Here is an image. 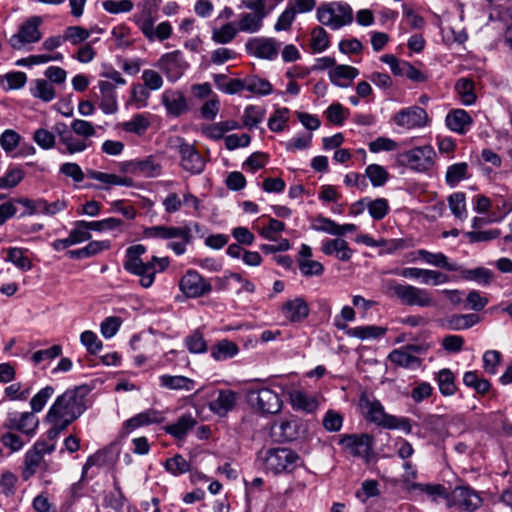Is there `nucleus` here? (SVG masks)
Here are the masks:
<instances>
[{"mask_svg": "<svg viewBox=\"0 0 512 512\" xmlns=\"http://www.w3.org/2000/svg\"><path fill=\"white\" fill-rule=\"evenodd\" d=\"M146 252V247L142 244L132 245L125 252L123 262L124 269L140 277V285L143 288L152 286L157 272L164 271L169 266L168 257L153 256L150 261L143 262L141 256Z\"/></svg>", "mask_w": 512, "mask_h": 512, "instance_id": "1", "label": "nucleus"}, {"mask_svg": "<svg viewBox=\"0 0 512 512\" xmlns=\"http://www.w3.org/2000/svg\"><path fill=\"white\" fill-rule=\"evenodd\" d=\"M282 2L283 0H241L243 7L251 12L239 15L236 25L238 31L248 34L259 32L264 25V19Z\"/></svg>", "mask_w": 512, "mask_h": 512, "instance_id": "2", "label": "nucleus"}, {"mask_svg": "<svg viewBox=\"0 0 512 512\" xmlns=\"http://www.w3.org/2000/svg\"><path fill=\"white\" fill-rule=\"evenodd\" d=\"M386 294L396 297L403 305L429 308L435 306V300L428 289L410 284H401L388 279L382 282Z\"/></svg>", "mask_w": 512, "mask_h": 512, "instance_id": "3", "label": "nucleus"}, {"mask_svg": "<svg viewBox=\"0 0 512 512\" xmlns=\"http://www.w3.org/2000/svg\"><path fill=\"white\" fill-rule=\"evenodd\" d=\"M86 410L85 399L79 394V389L67 390L58 396L49 408L47 414L49 419H59L69 425L78 419Z\"/></svg>", "mask_w": 512, "mask_h": 512, "instance_id": "4", "label": "nucleus"}, {"mask_svg": "<svg viewBox=\"0 0 512 512\" xmlns=\"http://www.w3.org/2000/svg\"><path fill=\"white\" fill-rule=\"evenodd\" d=\"M258 459L266 472L274 475L290 473L302 464L300 456L290 448L276 447L260 451Z\"/></svg>", "mask_w": 512, "mask_h": 512, "instance_id": "5", "label": "nucleus"}, {"mask_svg": "<svg viewBox=\"0 0 512 512\" xmlns=\"http://www.w3.org/2000/svg\"><path fill=\"white\" fill-rule=\"evenodd\" d=\"M143 235L150 239L170 240L168 248L173 250L177 255H182L186 251V246L192 241L191 227L185 226H165L157 225L147 227L143 231Z\"/></svg>", "mask_w": 512, "mask_h": 512, "instance_id": "6", "label": "nucleus"}, {"mask_svg": "<svg viewBox=\"0 0 512 512\" xmlns=\"http://www.w3.org/2000/svg\"><path fill=\"white\" fill-rule=\"evenodd\" d=\"M317 19L321 24L337 30L353 21L352 8L341 2L323 4L317 9Z\"/></svg>", "mask_w": 512, "mask_h": 512, "instance_id": "7", "label": "nucleus"}, {"mask_svg": "<svg viewBox=\"0 0 512 512\" xmlns=\"http://www.w3.org/2000/svg\"><path fill=\"white\" fill-rule=\"evenodd\" d=\"M435 156L432 146L424 145L399 153L397 162L416 172H426L433 167Z\"/></svg>", "mask_w": 512, "mask_h": 512, "instance_id": "8", "label": "nucleus"}, {"mask_svg": "<svg viewBox=\"0 0 512 512\" xmlns=\"http://www.w3.org/2000/svg\"><path fill=\"white\" fill-rule=\"evenodd\" d=\"M43 20L40 16L26 19L19 27L18 32L9 38L10 46L15 50L23 49L27 44H34L41 40L42 33L39 27Z\"/></svg>", "mask_w": 512, "mask_h": 512, "instance_id": "9", "label": "nucleus"}, {"mask_svg": "<svg viewBox=\"0 0 512 512\" xmlns=\"http://www.w3.org/2000/svg\"><path fill=\"white\" fill-rule=\"evenodd\" d=\"M338 444L351 456L369 461L373 451L374 438L366 433L343 434L340 436Z\"/></svg>", "mask_w": 512, "mask_h": 512, "instance_id": "10", "label": "nucleus"}, {"mask_svg": "<svg viewBox=\"0 0 512 512\" xmlns=\"http://www.w3.org/2000/svg\"><path fill=\"white\" fill-rule=\"evenodd\" d=\"M54 133L58 136L59 144L64 147L61 150L64 154L82 153L93 145L92 141L84 140L63 122L54 125Z\"/></svg>", "mask_w": 512, "mask_h": 512, "instance_id": "11", "label": "nucleus"}, {"mask_svg": "<svg viewBox=\"0 0 512 512\" xmlns=\"http://www.w3.org/2000/svg\"><path fill=\"white\" fill-rule=\"evenodd\" d=\"M180 290L189 298H199L212 291L210 281L195 270H188L180 279Z\"/></svg>", "mask_w": 512, "mask_h": 512, "instance_id": "12", "label": "nucleus"}, {"mask_svg": "<svg viewBox=\"0 0 512 512\" xmlns=\"http://www.w3.org/2000/svg\"><path fill=\"white\" fill-rule=\"evenodd\" d=\"M248 398L250 403L263 414H276L282 408V400L278 393L270 388L251 390Z\"/></svg>", "mask_w": 512, "mask_h": 512, "instance_id": "13", "label": "nucleus"}, {"mask_svg": "<svg viewBox=\"0 0 512 512\" xmlns=\"http://www.w3.org/2000/svg\"><path fill=\"white\" fill-rule=\"evenodd\" d=\"M38 425L39 420L35 413L32 411L22 413H9L4 423V427L8 430H16L21 432L24 436L27 437V441L35 436Z\"/></svg>", "mask_w": 512, "mask_h": 512, "instance_id": "14", "label": "nucleus"}, {"mask_svg": "<svg viewBox=\"0 0 512 512\" xmlns=\"http://www.w3.org/2000/svg\"><path fill=\"white\" fill-rule=\"evenodd\" d=\"M157 67L166 75L169 81L175 82L184 74L188 64L180 51H173L162 55L157 62Z\"/></svg>", "mask_w": 512, "mask_h": 512, "instance_id": "15", "label": "nucleus"}, {"mask_svg": "<svg viewBox=\"0 0 512 512\" xmlns=\"http://www.w3.org/2000/svg\"><path fill=\"white\" fill-rule=\"evenodd\" d=\"M178 152L181 157L180 166L191 175L201 174L206 166L205 160L195 147L183 139H179Z\"/></svg>", "mask_w": 512, "mask_h": 512, "instance_id": "16", "label": "nucleus"}, {"mask_svg": "<svg viewBox=\"0 0 512 512\" xmlns=\"http://www.w3.org/2000/svg\"><path fill=\"white\" fill-rule=\"evenodd\" d=\"M279 48L280 43L274 38H250L245 43V50L249 55L267 60L275 59Z\"/></svg>", "mask_w": 512, "mask_h": 512, "instance_id": "17", "label": "nucleus"}, {"mask_svg": "<svg viewBox=\"0 0 512 512\" xmlns=\"http://www.w3.org/2000/svg\"><path fill=\"white\" fill-rule=\"evenodd\" d=\"M392 120L397 126L405 129L422 128L428 122V114L423 108L414 105L401 109Z\"/></svg>", "mask_w": 512, "mask_h": 512, "instance_id": "18", "label": "nucleus"}, {"mask_svg": "<svg viewBox=\"0 0 512 512\" xmlns=\"http://www.w3.org/2000/svg\"><path fill=\"white\" fill-rule=\"evenodd\" d=\"M451 500L454 505L468 512L476 511L482 504L480 495L469 486L455 487L451 494Z\"/></svg>", "mask_w": 512, "mask_h": 512, "instance_id": "19", "label": "nucleus"}, {"mask_svg": "<svg viewBox=\"0 0 512 512\" xmlns=\"http://www.w3.org/2000/svg\"><path fill=\"white\" fill-rule=\"evenodd\" d=\"M165 420V415L162 411L155 409H147L137 415L131 417L123 423V434L127 435L131 431L151 424H159Z\"/></svg>", "mask_w": 512, "mask_h": 512, "instance_id": "20", "label": "nucleus"}, {"mask_svg": "<svg viewBox=\"0 0 512 512\" xmlns=\"http://www.w3.org/2000/svg\"><path fill=\"white\" fill-rule=\"evenodd\" d=\"M161 100L167 114L173 117H178L189 109L185 95L179 90H165Z\"/></svg>", "mask_w": 512, "mask_h": 512, "instance_id": "21", "label": "nucleus"}, {"mask_svg": "<svg viewBox=\"0 0 512 512\" xmlns=\"http://www.w3.org/2000/svg\"><path fill=\"white\" fill-rule=\"evenodd\" d=\"M281 312L290 322L300 323L308 317L310 309L303 297H296L286 301L282 305Z\"/></svg>", "mask_w": 512, "mask_h": 512, "instance_id": "22", "label": "nucleus"}, {"mask_svg": "<svg viewBox=\"0 0 512 512\" xmlns=\"http://www.w3.org/2000/svg\"><path fill=\"white\" fill-rule=\"evenodd\" d=\"M358 75L356 67L345 64H339L328 71L330 82L340 88L350 87Z\"/></svg>", "mask_w": 512, "mask_h": 512, "instance_id": "23", "label": "nucleus"}, {"mask_svg": "<svg viewBox=\"0 0 512 512\" xmlns=\"http://www.w3.org/2000/svg\"><path fill=\"white\" fill-rule=\"evenodd\" d=\"M299 428L298 421L290 417L273 424L271 433L279 441H293L299 436Z\"/></svg>", "mask_w": 512, "mask_h": 512, "instance_id": "24", "label": "nucleus"}, {"mask_svg": "<svg viewBox=\"0 0 512 512\" xmlns=\"http://www.w3.org/2000/svg\"><path fill=\"white\" fill-rule=\"evenodd\" d=\"M237 402V393L232 390H220L216 399L209 403V409L216 415L224 417L233 410Z\"/></svg>", "mask_w": 512, "mask_h": 512, "instance_id": "25", "label": "nucleus"}, {"mask_svg": "<svg viewBox=\"0 0 512 512\" xmlns=\"http://www.w3.org/2000/svg\"><path fill=\"white\" fill-rule=\"evenodd\" d=\"M100 89V108L105 114H113L118 110L115 85L111 81L100 80L98 82Z\"/></svg>", "mask_w": 512, "mask_h": 512, "instance_id": "26", "label": "nucleus"}, {"mask_svg": "<svg viewBox=\"0 0 512 512\" xmlns=\"http://www.w3.org/2000/svg\"><path fill=\"white\" fill-rule=\"evenodd\" d=\"M321 251L325 255H335L341 261H348L353 255L347 241L339 237L323 241Z\"/></svg>", "mask_w": 512, "mask_h": 512, "instance_id": "27", "label": "nucleus"}, {"mask_svg": "<svg viewBox=\"0 0 512 512\" xmlns=\"http://www.w3.org/2000/svg\"><path fill=\"white\" fill-rule=\"evenodd\" d=\"M290 403L295 410H300L306 413H313L318 408L317 398L302 390H293L289 394Z\"/></svg>", "mask_w": 512, "mask_h": 512, "instance_id": "28", "label": "nucleus"}, {"mask_svg": "<svg viewBox=\"0 0 512 512\" xmlns=\"http://www.w3.org/2000/svg\"><path fill=\"white\" fill-rule=\"evenodd\" d=\"M197 424L196 419L190 415H182L175 423L167 425L164 430L177 440H183L189 431Z\"/></svg>", "mask_w": 512, "mask_h": 512, "instance_id": "29", "label": "nucleus"}, {"mask_svg": "<svg viewBox=\"0 0 512 512\" xmlns=\"http://www.w3.org/2000/svg\"><path fill=\"white\" fill-rule=\"evenodd\" d=\"M411 350L416 351V348L408 346L406 349H395L389 354L388 358L392 363L400 367L416 368L420 366V359L411 353Z\"/></svg>", "mask_w": 512, "mask_h": 512, "instance_id": "30", "label": "nucleus"}, {"mask_svg": "<svg viewBox=\"0 0 512 512\" xmlns=\"http://www.w3.org/2000/svg\"><path fill=\"white\" fill-rule=\"evenodd\" d=\"M448 128L459 134H464L472 125V118L463 109H456L446 116Z\"/></svg>", "mask_w": 512, "mask_h": 512, "instance_id": "31", "label": "nucleus"}, {"mask_svg": "<svg viewBox=\"0 0 512 512\" xmlns=\"http://www.w3.org/2000/svg\"><path fill=\"white\" fill-rule=\"evenodd\" d=\"M417 254L423 261L432 266L442 268L447 271H454L459 269V265L457 263L450 262L448 257L441 252L432 253L425 249H420L417 251Z\"/></svg>", "mask_w": 512, "mask_h": 512, "instance_id": "32", "label": "nucleus"}, {"mask_svg": "<svg viewBox=\"0 0 512 512\" xmlns=\"http://www.w3.org/2000/svg\"><path fill=\"white\" fill-rule=\"evenodd\" d=\"M159 385L169 390L191 391L195 382L185 376L164 374L159 377Z\"/></svg>", "mask_w": 512, "mask_h": 512, "instance_id": "33", "label": "nucleus"}, {"mask_svg": "<svg viewBox=\"0 0 512 512\" xmlns=\"http://www.w3.org/2000/svg\"><path fill=\"white\" fill-rule=\"evenodd\" d=\"M456 271L459 272L461 279L466 281H474L481 285H488L493 278V272L484 267L466 269L459 265V269Z\"/></svg>", "mask_w": 512, "mask_h": 512, "instance_id": "34", "label": "nucleus"}, {"mask_svg": "<svg viewBox=\"0 0 512 512\" xmlns=\"http://www.w3.org/2000/svg\"><path fill=\"white\" fill-rule=\"evenodd\" d=\"M387 329L381 326L368 325L348 328L346 335L360 340L377 339L385 335Z\"/></svg>", "mask_w": 512, "mask_h": 512, "instance_id": "35", "label": "nucleus"}, {"mask_svg": "<svg viewBox=\"0 0 512 512\" xmlns=\"http://www.w3.org/2000/svg\"><path fill=\"white\" fill-rule=\"evenodd\" d=\"M481 321L475 313L454 314L447 318V326L450 330L459 331L473 327Z\"/></svg>", "mask_w": 512, "mask_h": 512, "instance_id": "36", "label": "nucleus"}, {"mask_svg": "<svg viewBox=\"0 0 512 512\" xmlns=\"http://www.w3.org/2000/svg\"><path fill=\"white\" fill-rule=\"evenodd\" d=\"M239 33L235 23L227 22L220 27H215L211 32V39L216 44H228L232 42Z\"/></svg>", "mask_w": 512, "mask_h": 512, "instance_id": "37", "label": "nucleus"}, {"mask_svg": "<svg viewBox=\"0 0 512 512\" xmlns=\"http://www.w3.org/2000/svg\"><path fill=\"white\" fill-rule=\"evenodd\" d=\"M468 164L466 162L452 164L447 168L445 181L451 188L456 187L460 181L469 178Z\"/></svg>", "mask_w": 512, "mask_h": 512, "instance_id": "38", "label": "nucleus"}, {"mask_svg": "<svg viewBox=\"0 0 512 512\" xmlns=\"http://www.w3.org/2000/svg\"><path fill=\"white\" fill-rule=\"evenodd\" d=\"M137 176L147 178L157 177L161 174L162 166L153 156H148L142 160H136Z\"/></svg>", "mask_w": 512, "mask_h": 512, "instance_id": "39", "label": "nucleus"}, {"mask_svg": "<svg viewBox=\"0 0 512 512\" xmlns=\"http://www.w3.org/2000/svg\"><path fill=\"white\" fill-rule=\"evenodd\" d=\"M33 97L39 98L44 102H50L55 98V89L48 80L36 79L33 81V86L30 88Z\"/></svg>", "mask_w": 512, "mask_h": 512, "instance_id": "40", "label": "nucleus"}, {"mask_svg": "<svg viewBox=\"0 0 512 512\" xmlns=\"http://www.w3.org/2000/svg\"><path fill=\"white\" fill-rule=\"evenodd\" d=\"M366 407L368 419L376 425L386 428V423L389 422L388 418H391L392 415L384 411L382 404L377 400L368 401Z\"/></svg>", "mask_w": 512, "mask_h": 512, "instance_id": "41", "label": "nucleus"}, {"mask_svg": "<svg viewBox=\"0 0 512 512\" xmlns=\"http://www.w3.org/2000/svg\"><path fill=\"white\" fill-rule=\"evenodd\" d=\"M448 205L452 214L459 219L464 221L468 217V211L466 207V195L463 192H455L448 197Z\"/></svg>", "mask_w": 512, "mask_h": 512, "instance_id": "42", "label": "nucleus"}, {"mask_svg": "<svg viewBox=\"0 0 512 512\" xmlns=\"http://www.w3.org/2000/svg\"><path fill=\"white\" fill-rule=\"evenodd\" d=\"M246 90L258 96L269 95L272 92V85L266 79L256 75L245 77Z\"/></svg>", "mask_w": 512, "mask_h": 512, "instance_id": "43", "label": "nucleus"}, {"mask_svg": "<svg viewBox=\"0 0 512 512\" xmlns=\"http://www.w3.org/2000/svg\"><path fill=\"white\" fill-rule=\"evenodd\" d=\"M150 121L144 114H135L129 121L122 123V129L128 133L143 135L150 127Z\"/></svg>", "mask_w": 512, "mask_h": 512, "instance_id": "44", "label": "nucleus"}, {"mask_svg": "<svg viewBox=\"0 0 512 512\" xmlns=\"http://www.w3.org/2000/svg\"><path fill=\"white\" fill-rule=\"evenodd\" d=\"M367 176L373 187L384 186L389 179L388 171L379 164H370L365 169Z\"/></svg>", "mask_w": 512, "mask_h": 512, "instance_id": "45", "label": "nucleus"}, {"mask_svg": "<svg viewBox=\"0 0 512 512\" xmlns=\"http://www.w3.org/2000/svg\"><path fill=\"white\" fill-rule=\"evenodd\" d=\"M455 89L464 105H471L475 102L474 83L471 79L460 78L455 84Z\"/></svg>", "mask_w": 512, "mask_h": 512, "instance_id": "46", "label": "nucleus"}, {"mask_svg": "<svg viewBox=\"0 0 512 512\" xmlns=\"http://www.w3.org/2000/svg\"><path fill=\"white\" fill-rule=\"evenodd\" d=\"M404 473L401 475L400 482L403 486L409 490L423 489V484L416 483L415 479L418 476V472L416 467L411 463V461H405L403 463Z\"/></svg>", "mask_w": 512, "mask_h": 512, "instance_id": "47", "label": "nucleus"}, {"mask_svg": "<svg viewBox=\"0 0 512 512\" xmlns=\"http://www.w3.org/2000/svg\"><path fill=\"white\" fill-rule=\"evenodd\" d=\"M42 460L43 456H41L39 452H36L32 449L26 452L24 459V468L22 471L23 480H28L36 473Z\"/></svg>", "mask_w": 512, "mask_h": 512, "instance_id": "48", "label": "nucleus"}, {"mask_svg": "<svg viewBox=\"0 0 512 512\" xmlns=\"http://www.w3.org/2000/svg\"><path fill=\"white\" fill-rule=\"evenodd\" d=\"M25 177V171L18 167H10L4 176L0 177V189H11L16 187Z\"/></svg>", "mask_w": 512, "mask_h": 512, "instance_id": "49", "label": "nucleus"}, {"mask_svg": "<svg viewBox=\"0 0 512 512\" xmlns=\"http://www.w3.org/2000/svg\"><path fill=\"white\" fill-rule=\"evenodd\" d=\"M463 383L479 394H485L491 388L490 382L485 378H480L474 371H468L464 374Z\"/></svg>", "mask_w": 512, "mask_h": 512, "instance_id": "50", "label": "nucleus"}, {"mask_svg": "<svg viewBox=\"0 0 512 512\" xmlns=\"http://www.w3.org/2000/svg\"><path fill=\"white\" fill-rule=\"evenodd\" d=\"M437 383L440 392L445 396H451L455 393L456 385L454 374L449 369H442L437 375Z\"/></svg>", "mask_w": 512, "mask_h": 512, "instance_id": "51", "label": "nucleus"}, {"mask_svg": "<svg viewBox=\"0 0 512 512\" xmlns=\"http://www.w3.org/2000/svg\"><path fill=\"white\" fill-rule=\"evenodd\" d=\"M310 47L316 53L323 52L329 47V37L324 28L318 26L312 30Z\"/></svg>", "mask_w": 512, "mask_h": 512, "instance_id": "52", "label": "nucleus"}, {"mask_svg": "<svg viewBox=\"0 0 512 512\" xmlns=\"http://www.w3.org/2000/svg\"><path fill=\"white\" fill-rule=\"evenodd\" d=\"M68 127L86 141H92L91 138L96 135L95 126L86 120L74 119Z\"/></svg>", "mask_w": 512, "mask_h": 512, "instance_id": "53", "label": "nucleus"}, {"mask_svg": "<svg viewBox=\"0 0 512 512\" xmlns=\"http://www.w3.org/2000/svg\"><path fill=\"white\" fill-rule=\"evenodd\" d=\"M238 353V346L229 340L220 341L212 351V357L215 360H224L232 358Z\"/></svg>", "mask_w": 512, "mask_h": 512, "instance_id": "54", "label": "nucleus"}, {"mask_svg": "<svg viewBox=\"0 0 512 512\" xmlns=\"http://www.w3.org/2000/svg\"><path fill=\"white\" fill-rule=\"evenodd\" d=\"M288 120L289 109L286 107L278 108L269 118L268 127L271 131L281 132L285 129Z\"/></svg>", "mask_w": 512, "mask_h": 512, "instance_id": "55", "label": "nucleus"}, {"mask_svg": "<svg viewBox=\"0 0 512 512\" xmlns=\"http://www.w3.org/2000/svg\"><path fill=\"white\" fill-rule=\"evenodd\" d=\"M185 344L190 353H204L207 350V343L199 330H195L192 334L187 336L185 338Z\"/></svg>", "mask_w": 512, "mask_h": 512, "instance_id": "56", "label": "nucleus"}, {"mask_svg": "<svg viewBox=\"0 0 512 512\" xmlns=\"http://www.w3.org/2000/svg\"><path fill=\"white\" fill-rule=\"evenodd\" d=\"M368 211L374 220L383 219L389 212V203L385 198H369Z\"/></svg>", "mask_w": 512, "mask_h": 512, "instance_id": "57", "label": "nucleus"}, {"mask_svg": "<svg viewBox=\"0 0 512 512\" xmlns=\"http://www.w3.org/2000/svg\"><path fill=\"white\" fill-rule=\"evenodd\" d=\"M90 35V31L81 26H69L64 31L65 41H69L72 45L81 44L86 41Z\"/></svg>", "mask_w": 512, "mask_h": 512, "instance_id": "58", "label": "nucleus"}, {"mask_svg": "<svg viewBox=\"0 0 512 512\" xmlns=\"http://www.w3.org/2000/svg\"><path fill=\"white\" fill-rule=\"evenodd\" d=\"M111 452L108 449L97 451L95 454L88 457L85 465L83 466V473L90 467L97 466L99 468L109 466L111 463Z\"/></svg>", "mask_w": 512, "mask_h": 512, "instance_id": "59", "label": "nucleus"}, {"mask_svg": "<svg viewBox=\"0 0 512 512\" xmlns=\"http://www.w3.org/2000/svg\"><path fill=\"white\" fill-rule=\"evenodd\" d=\"M54 394V388L52 386H46L42 388L37 394H35L31 401L30 406L33 413H38L43 410L48 400Z\"/></svg>", "mask_w": 512, "mask_h": 512, "instance_id": "60", "label": "nucleus"}, {"mask_svg": "<svg viewBox=\"0 0 512 512\" xmlns=\"http://www.w3.org/2000/svg\"><path fill=\"white\" fill-rule=\"evenodd\" d=\"M33 140L44 150L52 149L56 144L55 134L44 128H39L34 132Z\"/></svg>", "mask_w": 512, "mask_h": 512, "instance_id": "61", "label": "nucleus"}, {"mask_svg": "<svg viewBox=\"0 0 512 512\" xmlns=\"http://www.w3.org/2000/svg\"><path fill=\"white\" fill-rule=\"evenodd\" d=\"M165 468L168 472L177 476L188 472L190 470V464L182 455L177 454L166 460Z\"/></svg>", "mask_w": 512, "mask_h": 512, "instance_id": "62", "label": "nucleus"}, {"mask_svg": "<svg viewBox=\"0 0 512 512\" xmlns=\"http://www.w3.org/2000/svg\"><path fill=\"white\" fill-rule=\"evenodd\" d=\"M135 22L144 34L150 40H154V19L150 12L144 11L141 15L135 16Z\"/></svg>", "mask_w": 512, "mask_h": 512, "instance_id": "63", "label": "nucleus"}, {"mask_svg": "<svg viewBox=\"0 0 512 512\" xmlns=\"http://www.w3.org/2000/svg\"><path fill=\"white\" fill-rule=\"evenodd\" d=\"M80 341L87 351L91 354H97L103 347L101 340L98 336L90 330L84 331L80 335Z\"/></svg>", "mask_w": 512, "mask_h": 512, "instance_id": "64", "label": "nucleus"}]
</instances>
